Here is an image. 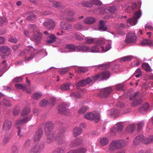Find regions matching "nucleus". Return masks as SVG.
<instances>
[{
  "mask_svg": "<svg viewBox=\"0 0 153 153\" xmlns=\"http://www.w3.org/2000/svg\"><path fill=\"white\" fill-rule=\"evenodd\" d=\"M105 43V40L103 39H97L96 38L95 42V44L97 46L103 45Z\"/></svg>",
  "mask_w": 153,
  "mask_h": 153,
  "instance_id": "c756f323",
  "label": "nucleus"
},
{
  "mask_svg": "<svg viewBox=\"0 0 153 153\" xmlns=\"http://www.w3.org/2000/svg\"><path fill=\"white\" fill-rule=\"evenodd\" d=\"M110 76V72L109 71H106L102 72L96 76H94L93 79L94 80H99L106 79Z\"/></svg>",
  "mask_w": 153,
  "mask_h": 153,
  "instance_id": "423d86ee",
  "label": "nucleus"
},
{
  "mask_svg": "<svg viewBox=\"0 0 153 153\" xmlns=\"http://www.w3.org/2000/svg\"><path fill=\"white\" fill-rule=\"evenodd\" d=\"M0 51L2 53L8 54L10 53L9 49L7 46H2L0 48Z\"/></svg>",
  "mask_w": 153,
  "mask_h": 153,
  "instance_id": "5701e85b",
  "label": "nucleus"
},
{
  "mask_svg": "<svg viewBox=\"0 0 153 153\" xmlns=\"http://www.w3.org/2000/svg\"><path fill=\"white\" fill-rule=\"evenodd\" d=\"M91 1L92 4L97 5H100L102 3V2L99 0H92Z\"/></svg>",
  "mask_w": 153,
  "mask_h": 153,
  "instance_id": "603ef678",
  "label": "nucleus"
},
{
  "mask_svg": "<svg viewBox=\"0 0 153 153\" xmlns=\"http://www.w3.org/2000/svg\"><path fill=\"white\" fill-rule=\"evenodd\" d=\"M56 140L60 143H62L64 141V138L63 136L61 134L59 136H58L56 138Z\"/></svg>",
  "mask_w": 153,
  "mask_h": 153,
  "instance_id": "72a5a7b5",
  "label": "nucleus"
},
{
  "mask_svg": "<svg viewBox=\"0 0 153 153\" xmlns=\"http://www.w3.org/2000/svg\"><path fill=\"white\" fill-rule=\"evenodd\" d=\"M136 39L135 34L134 33H129L126 35L125 42L126 43H133L135 41Z\"/></svg>",
  "mask_w": 153,
  "mask_h": 153,
  "instance_id": "9b49d317",
  "label": "nucleus"
},
{
  "mask_svg": "<svg viewBox=\"0 0 153 153\" xmlns=\"http://www.w3.org/2000/svg\"><path fill=\"white\" fill-rule=\"evenodd\" d=\"M80 144L79 139L75 140L72 141L71 143V147L76 146Z\"/></svg>",
  "mask_w": 153,
  "mask_h": 153,
  "instance_id": "79ce46f5",
  "label": "nucleus"
},
{
  "mask_svg": "<svg viewBox=\"0 0 153 153\" xmlns=\"http://www.w3.org/2000/svg\"><path fill=\"white\" fill-rule=\"evenodd\" d=\"M95 19L92 17L88 18L83 20V22L86 24H90L94 22Z\"/></svg>",
  "mask_w": 153,
  "mask_h": 153,
  "instance_id": "a878e982",
  "label": "nucleus"
},
{
  "mask_svg": "<svg viewBox=\"0 0 153 153\" xmlns=\"http://www.w3.org/2000/svg\"><path fill=\"white\" fill-rule=\"evenodd\" d=\"M53 124L51 123H46L45 125V131L46 135L47 136L48 139L52 140L53 135L51 134V131L52 128Z\"/></svg>",
  "mask_w": 153,
  "mask_h": 153,
  "instance_id": "6e6552de",
  "label": "nucleus"
},
{
  "mask_svg": "<svg viewBox=\"0 0 153 153\" xmlns=\"http://www.w3.org/2000/svg\"><path fill=\"white\" fill-rule=\"evenodd\" d=\"M96 38H93L90 37H87L85 38V42L87 44H91L94 43H95Z\"/></svg>",
  "mask_w": 153,
  "mask_h": 153,
  "instance_id": "b1692460",
  "label": "nucleus"
},
{
  "mask_svg": "<svg viewBox=\"0 0 153 153\" xmlns=\"http://www.w3.org/2000/svg\"><path fill=\"white\" fill-rule=\"evenodd\" d=\"M138 92H137L131 96L130 98V100L133 101L131 103L132 106H135L140 104L142 102V100L140 99L136 98L138 94Z\"/></svg>",
  "mask_w": 153,
  "mask_h": 153,
  "instance_id": "1a4fd4ad",
  "label": "nucleus"
},
{
  "mask_svg": "<svg viewBox=\"0 0 153 153\" xmlns=\"http://www.w3.org/2000/svg\"><path fill=\"white\" fill-rule=\"evenodd\" d=\"M141 15V13L140 11H138L135 13L134 16L127 20V22L128 23L131 25H134L137 22V19H139Z\"/></svg>",
  "mask_w": 153,
  "mask_h": 153,
  "instance_id": "0eeeda50",
  "label": "nucleus"
},
{
  "mask_svg": "<svg viewBox=\"0 0 153 153\" xmlns=\"http://www.w3.org/2000/svg\"><path fill=\"white\" fill-rule=\"evenodd\" d=\"M60 25L61 27L65 30H69L71 27V25L64 21H61L60 23Z\"/></svg>",
  "mask_w": 153,
  "mask_h": 153,
  "instance_id": "aec40b11",
  "label": "nucleus"
},
{
  "mask_svg": "<svg viewBox=\"0 0 153 153\" xmlns=\"http://www.w3.org/2000/svg\"><path fill=\"white\" fill-rule=\"evenodd\" d=\"M44 26L46 27V28L49 29H53L55 25V22L53 20L49 19L45 22L43 24Z\"/></svg>",
  "mask_w": 153,
  "mask_h": 153,
  "instance_id": "2eb2a0df",
  "label": "nucleus"
},
{
  "mask_svg": "<svg viewBox=\"0 0 153 153\" xmlns=\"http://www.w3.org/2000/svg\"><path fill=\"white\" fill-rule=\"evenodd\" d=\"M111 112L112 113H111V115L112 116L114 115V117H116L117 114L120 113V111L113 110H112Z\"/></svg>",
  "mask_w": 153,
  "mask_h": 153,
  "instance_id": "5fc2aeb1",
  "label": "nucleus"
},
{
  "mask_svg": "<svg viewBox=\"0 0 153 153\" xmlns=\"http://www.w3.org/2000/svg\"><path fill=\"white\" fill-rule=\"evenodd\" d=\"M112 91L110 88H107L103 89L99 93L100 96L102 97H108Z\"/></svg>",
  "mask_w": 153,
  "mask_h": 153,
  "instance_id": "ddd939ff",
  "label": "nucleus"
},
{
  "mask_svg": "<svg viewBox=\"0 0 153 153\" xmlns=\"http://www.w3.org/2000/svg\"><path fill=\"white\" fill-rule=\"evenodd\" d=\"M42 94L41 93L36 92L33 94L32 96V98L35 100H37L40 98Z\"/></svg>",
  "mask_w": 153,
  "mask_h": 153,
  "instance_id": "58836bf2",
  "label": "nucleus"
},
{
  "mask_svg": "<svg viewBox=\"0 0 153 153\" xmlns=\"http://www.w3.org/2000/svg\"><path fill=\"white\" fill-rule=\"evenodd\" d=\"M15 86L17 88L22 90H25L26 88L25 85L20 84H17L15 85Z\"/></svg>",
  "mask_w": 153,
  "mask_h": 153,
  "instance_id": "49530a36",
  "label": "nucleus"
},
{
  "mask_svg": "<svg viewBox=\"0 0 153 153\" xmlns=\"http://www.w3.org/2000/svg\"><path fill=\"white\" fill-rule=\"evenodd\" d=\"M91 4V3L88 2H83L82 3V5L85 7H90L91 6V4Z\"/></svg>",
  "mask_w": 153,
  "mask_h": 153,
  "instance_id": "bf43d9fd",
  "label": "nucleus"
},
{
  "mask_svg": "<svg viewBox=\"0 0 153 153\" xmlns=\"http://www.w3.org/2000/svg\"><path fill=\"white\" fill-rule=\"evenodd\" d=\"M79 70L82 72H86L88 70L86 68L83 67H81L79 68Z\"/></svg>",
  "mask_w": 153,
  "mask_h": 153,
  "instance_id": "774afa93",
  "label": "nucleus"
},
{
  "mask_svg": "<svg viewBox=\"0 0 153 153\" xmlns=\"http://www.w3.org/2000/svg\"><path fill=\"white\" fill-rule=\"evenodd\" d=\"M78 46H79L76 47L75 46L73 45L69 44L66 46V48L68 49L69 51L72 52L76 51H79L77 49V48Z\"/></svg>",
  "mask_w": 153,
  "mask_h": 153,
  "instance_id": "412c9836",
  "label": "nucleus"
},
{
  "mask_svg": "<svg viewBox=\"0 0 153 153\" xmlns=\"http://www.w3.org/2000/svg\"><path fill=\"white\" fill-rule=\"evenodd\" d=\"M22 78L21 76H19L16 77L15 78L13 81L14 82H20L22 81Z\"/></svg>",
  "mask_w": 153,
  "mask_h": 153,
  "instance_id": "6e6d98bb",
  "label": "nucleus"
},
{
  "mask_svg": "<svg viewBox=\"0 0 153 153\" xmlns=\"http://www.w3.org/2000/svg\"><path fill=\"white\" fill-rule=\"evenodd\" d=\"M42 132L41 129H39L36 131L34 137L35 141H39L42 136Z\"/></svg>",
  "mask_w": 153,
  "mask_h": 153,
  "instance_id": "6ab92c4d",
  "label": "nucleus"
},
{
  "mask_svg": "<svg viewBox=\"0 0 153 153\" xmlns=\"http://www.w3.org/2000/svg\"><path fill=\"white\" fill-rule=\"evenodd\" d=\"M70 86V83L65 84L61 86L60 88L62 91H66L69 89Z\"/></svg>",
  "mask_w": 153,
  "mask_h": 153,
  "instance_id": "e433bc0d",
  "label": "nucleus"
},
{
  "mask_svg": "<svg viewBox=\"0 0 153 153\" xmlns=\"http://www.w3.org/2000/svg\"><path fill=\"white\" fill-rule=\"evenodd\" d=\"M66 106L65 104H62L59 105L58 109L59 112L66 115H68L69 113V110L66 108Z\"/></svg>",
  "mask_w": 153,
  "mask_h": 153,
  "instance_id": "dca6fc26",
  "label": "nucleus"
},
{
  "mask_svg": "<svg viewBox=\"0 0 153 153\" xmlns=\"http://www.w3.org/2000/svg\"><path fill=\"white\" fill-rule=\"evenodd\" d=\"M74 29L77 30H81L83 29V27L81 24L77 22L74 26Z\"/></svg>",
  "mask_w": 153,
  "mask_h": 153,
  "instance_id": "473e14b6",
  "label": "nucleus"
},
{
  "mask_svg": "<svg viewBox=\"0 0 153 153\" xmlns=\"http://www.w3.org/2000/svg\"><path fill=\"white\" fill-rule=\"evenodd\" d=\"M48 103V101L46 100H43L41 101L40 103V105L41 106H45Z\"/></svg>",
  "mask_w": 153,
  "mask_h": 153,
  "instance_id": "052dcab7",
  "label": "nucleus"
},
{
  "mask_svg": "<svg viewBox=\"0 0 153 153\" xmlns=\"http://www.w3.org/2000/svg\"><path fill=\"white\" fill-rule=\"evenodd\" d=\"M92 77L91 79L88 78L78 82L76 84V87L79 88L81 86H84L90 83L92 81L95 82L96 80H93Z\"/></svg>",
  "mask_w": 153,
  "mask_h": 153,
  "instance_id": "f8f14e48",
  "label": "nucleus"
},
{
  "mask_svg": "<svg viewBox=\"0 0 153 153\" xmlns=\"http://www.w3.org/2000/svg\"><path fill=\"white\" fill-rule=\"evenodd\" d=\"M77 49L79 51L83 52H87L93 53H96L100 52L99 48L96 46H93L91 47L88 46L79 45Z\"/></svg>",
  "mask_w": 153,
  "mask_h": 153,
  "instance_id": "f257e3e1",
  "label": "nucleus"
},
{
  "mask_svg": "<svg viewBox=\"0 0 153 153\" xmlns=\"http://www.w3.org/2000/svg\"><path fill=\"white\" fill-rule=\"evenodd\" d=\"M30 143V140H27L24 144V146L25 147H27L28 146Z\"/></svg>",
  "mask_w": 153,
  "mask_h": 153,
  "instance_id": "69168bd1",
  "label": "nucleus"
},
{
  "mask_svg": "<svg viewBox=\"0 0 153 153\" xmlns=\"http://www.w3.org/2000/svg\"><path fill=\"white\" fill-rule=\"evenodd\" d=\"M84 117L91 120H94L96 123L100 119V114L99 113L94 114L91 112L87 113L85 115Z\"/></svg>",
  "mask_w": 153,
  "mask_h": 153,
  "instance_id": "39448f33",
  "label": "nucleus"
},
{
  "mask_svg": "<svg viewBox=\"0 0 153 153\" xmlns=\"http://www.w3.org/2000/svg\"><path fill=\"white\" fill-rule=\"evenodd\" d=\"M7 22V21L5 17L0 18V26H2Z\"/></svg>",
  "mask_w": 153,
  "mask_h": 153,
  "instance_id": "09e8293b",
  "label": "nucleus"
},
{
  "mask_svg": "<svg viewBox=\"0 0 153 153\" xmlns=\"http://www.w3.org/2000/svg\"><path fill=\"white\" fill-rule=\"evenodd\" d=\"M116 10V8L114 7H110L109 9V11L112 13L114 12Z\"/></svg>",
  "mask_w": 153,
  "mask_h": 153,
  "instance_id": "338daca9",
  "label": "nucleus"
},
{
  "mask_svg": "<svg viewBox=\"0 0 153 153\" xmlns=\"http://www.w3.org/2000/svg\"><path fill=\"white\" fill-rule=\"evenodd\" d=\"M132 56H126L121 58V60L123 61H130L132 58Z\"/></svg>",
  "mask_w": 153,
  "mask_h": 153,
  "instance_id": "8fccbe9b",
  "label": "nucleus"
},
{
  "mask_svg": "<svg viewBox=\"0 0 153 153\" xmlns=\"http://www.w3.org/2000/svg\"><path fill=\"white\" fill-rule=\"evenodd\" d=\"M87 108L85 106H83L80 108L78 111V113L79 114H82L86 112Z\"/></svg>",
  "mask_w": 153,
  "mask_h": 153,
  "instance_id": "de8ad7c7",
  "label": "nucleus"
},
{
  "mask_svg": "<svg viewBox=\"0 0 153 153\" xmlns=\"http://www.w3.org/2000/svg\"><path fill=\"white\" fill-rule=\"evenodd\" d=\"M135 125L134 124H132L130 125V126L127 128V130L128 132L131 133L133 132L135 130Z\"/></svg>",
  "mask_w": 153,
  "mask_h": 153,
  "instance_id": "a19ab883",
  "label": "nucleus"
},
{
  "mask_svg": "<svg viewBox=\"0 0 153 153\" xmlns=\"http://www.w3.org/2000/svg\"><path fill=\"white\" fill-rule=\"evenodd\" d=\"M31 28L33 29V34L32 39L38 43L40 42L42 37V34L39 32L38 29L34 25H31Z\"/></svg>",
  "mask_w": 153,
  "mask_h": 153,
  "instance_id": "f03ea898",
  "label": "nucleus"
},
{
  "mask_svg": "<svg viewBox=\"0 0 153 153\" xmlns=\"http://www.w3.org/2000/svg\"><path fill=\"white\" fill-rule=\"evenodd\" d=\"M142 44L143 45H148L151 46L152 43L150 40L145 39L143 40Z\"/></svg>",
  "mask_w": 153,
  "mask_h": 153,
  "instance_id": "37998d69",
  "label": "nucleus"
},
{
  "mask_svg": "<svg viewBox=\"0 0 153 153\" xmlns=\"http://www.w3.org/2000/svg\"><path fill=\"white\" fill-rule=\"evenodd\" d=\"M31 117L30 116H29L28 117H25L23 118L20 119L17 121L16 126L18 128V135H19L20 137H21L23 136V135L20 133V130L19 128V126H21L24 123H26L27 121L30 120Z\"/></svg>",
  "mask_w": 153,
  "mask_h": 153,
  "instance_id": "20e7f679",
  "label": "nucleus"
},
{
  "mask_svg": "<svg viewBox=\"0 0 153 153\" xmlns=\"http://www.w3.org/2000/svg\"><path fill=\"white\" fill-rule=\"evenodd\" d=\"M12 123L10 121H7L5 122L3 124V128L6 130H8L10 128Z\"/></svg>",
  "mask_w": 153,
  "mask_h": 153,
  "instance_id": "4be33fe9",
  "label": "nucleus"
},
{
  "mask_svg": "<svg viewBox=\"0 0 153 153\" xmlns=\"http://www.w3.org/2000/svg\"><path fill=\"white\" fill-rule=\"evenodd\" d=\"M131 6H129L126 8V10L128 12H130L132 10L136 8L137 5L135 3H133L131 4Z\"/></svg>",
  "mask_w": 153,
  "mask_h": 153,
  "instance_id": "2f4dec72",
  "label": "nucleus"
},
{
  "mask_svg": "<svg viewBox=\"0 0 153 153\" xmlns=\"http://www.w3.org/2000/svg\"><path fill=\"white\" fill-rule=\"evenodd\" d=\"M116 129L118 132H120L123 129V126L120 123H118L116 125Z\"/></svg>",
  "mask_w": 153,
  "mask_h": 153,
  "instance_id": "a18cd8bd",
  "label": "nucleus"
},
{
  "mask_svg": "<svg viewBox=\"0 0 153 153\" xmlns=\"http://www.w3.org/2000/svg\"><path fill=\"white\" fill-rule=\"evenodd\" d=\"M42 150V148L39 144L33 146L29 150V153H39Z\"/></svg>",
  "mask_w": 153,
  "mask_h": 153,
  "instance_id": "f3484780",
  "label": "nucleus"
},
{
  "mask_svg": "<svg viewBox=\"0 0 153 153\" xmlns=\"http://www.w3.org/2000/svg\"><path fill=\"white\" fill-rule=\"evenodd\" d=\"M149 105L147 103H145L142 107L140 108V113H143L148 108Z\"/></svg>",
  "mask_w": 153,
  "mask_h": 153,
  "instance_id": "cd10ccee",
  "label": "nucleus"
},
{
  "mask_svg": "<svg viewBox=\"0 0 153 153\" xmlns=\"http://www.w3.org/2000/svg\"><path fill=\"white\" fill-rule=\"evenodd\" d=\"M52 5L54 7H58L60 6V4L59 2H54L53 3Z\"/></svg>",
  "mask_w": 153,
  "mask_h": 153,
  "instance_id": "e2e57ef3",
  "label": "nucleus"
},
{
  "mask_svg": "<svg viewBox=\"0 0 153 153\" xmlns=\"http://www.w3.org/2000/svg\"><path fill=\"white\" fill-rule=\"evenodd\" d=\"M71 96L72 97H74L75 98H79L81 97V95L80 93L76 92L73 93L71 94Z\"/></svg>",
  "mask_w": 153,
  "mask_h": 153,
  "instance_id": "3c124183",
  "label": "nucleus"
},
{
  "mask_svg": "<svg viewBox=\"0 0 153 153\" xmlns=\"http://www.w3.org/2000/svg\"><path fill=\"white\" fill-rule=\"evenodd\" d=\"M100 143L102 145L105 146L108 143V140L106 138H103L101 139Z\"/></svg>",
  "mask_w": 153,
  "mask_h": 153,
  "instance_id": "4c0bfd02",
  "label": "nucleus"
},
{
  "mask_svg": "<svg viewBox=\"0 0 153 153\" xmlns=\"http://www.w3.org/2000/svg\"><path fill=\"white\" fill-rule=\"evenodd\" d=\"M82 131L81 128L80 127L76 128L74 130V134L75 137L79 135Z\"/></svg>",
  "mask_w": 153,
  "mask_h": 153,
  "instance_id": "c85d7f7f",
  "label": "nucleus"
},
{
  "mask_svg": "<svg viewBox=\"0 0 153 153\" xmlns=\"http://www.w3.org/2000/svg\"><path fill=\"white\" fill-rule=\"evenodd\" d=\"M74 36L77 40L79 41H82L83 39V38L81 36L77 34H75Z\"/></svg>",
  "mask_w": 153,
  "mask_h": 153,
  "instance_id": "13d9d810",
  "label": "nucleus"
},
{
  "mask_svg": "<svg viewBox=\"0 0 153 153\" xmlns=\"http://www.w3.org/2000/svg\"><path fill=\"white\" fill-rule=\"evenodd\" d=\"M56 37L53 34L51 35L49 37V39L47 40V42L51 43L55 41Z\"/></svg>",
  "mask_w": 153,
  "mask_h": 153,
  "instance_id": "f704fd0d",
  "label": "nucleus"
},
{
  "mask_svg": "<svg viewBox=\"0 0 153 153\" xmlns=\"http://www.w3.org/2000/svg\"><path fill=\"white\" fill-rule=\"evenodd\" d=\"M145 28L146 30H152L153 29V27L149 24L147 23L145 25Z\"/></svg>",
  "mask_w": 153,
  "mask_h": 153,
  "instance_id": "864d4df0",
  "label": "nucleus"
},
{
  "mask_svg": "<svg viewBox=\"0 0 153 153\" xmlns=\"http://www.w3.org/2000/svg\"><path fill=\"white\" fill-rule=\"evenodd\" d=\"M143 68L146 71H150L151 69L149 65L147 63H143L142 65Z\"/></svg>",
  "mask_w": 153,
  "mask_h": 153,
  "instance_id": "7c9ffc66",
  "label": "nucleus"
},
{
  "mask_svg": "<svg viewBox=\"0 0 153 153\" xmlns=\"http://www.w3.org/2000/svg\"><path fill=\"white\" fill-rule=\"evenodd\" d=\"M111 48V45L110 44L106 45L105 48L103 46H101V48L102 52H105L110 50Z\"/></svg>",
  "mask_w": 153,
  "mask_h": 153,
  "instance_id": "c9c22d12",
  "label": "nucleus"
},
{
  "mask_svg": "<svg viewBox=\"0 0 153 153\" xmlns=\"http://www.w3.org/2000/svg\"><path fill=\"white\" fill-rule=\"evenodd\" d=\"M126 143L124 140L114 141L110 145V149L111 150H114L123 147L126 145Z\"/></svg>",
  "mask_w": 153,
  "mask_h": 153,
  "instance_id": "7ed1b4c3",
  "label": "nucleus"
},
{
  "mask_svg": "<svg viewBox=\"0 0 153 153\" xmlns=\"http://www.w3.org/2000/svg\"><path fill=\"white\" fill-rule=\"evenodd\" d=\"M105 21L100 20L99 22V29L100 30H105L107 29V27L105 25Z\"/></svg>",
  "mask_w": 153,
  "mask_h": 153,
  "instance_id": "393cba45",
  "label": "nucleus"
},
{
  "mask_svg": "<svg viewBox=\"0 0 153 153\" xmlns=\"http://www.w3.org/2000/svg\"><path fill=\"white\" fill-rule=\"evenodd\" d=\"M144 123L142 122H141L138 123L137 126V131L139 132L141 129V128L143 127Z\"/></svg>",
  "mask_w": 153,
  "mask_h": 153,
  "instance_id": "4d7b16f0",
  "label": "nucleus"
},
{
  "mask_svg": "<svg viewBox=\"0 0 153 153\" xmlns=\"http://www.w3.org/2000/svg\"><path fill=\"white\" fill-rule=\"evenodd\" d=\"M65 15L67 16L66 18L68 21L73 22L76 20V18L74 16L73 13L72 12L65 13Z\"/></svg>",
  "mask_w": 153,
  "mask_h": 153,
  "instance_id": "a211bd4d",
  "label": "nucleus"
},
{
  "mask_svg": "<svg viewBox=\"0 0 153 153\" xmlns=\"http://www.w3.org/2000/svg\"><path fill=\"white\" fill-rule=\"evenodd\" d=\"M3 103L5 105L7 106H10V105L9 101L6 99L4 100H3Z\"/></svg>",
  "mask_w": 153,
  "mask_h": 153,
  "instance_id": "0e129e2a",
  "label": "nucleus"
},
{
  "mask_svg": "<svg viewBox=\"0 0 153 153\" xmlns=\"http://www.w3.org/2000/svg\"><path fill=\"white\" fill-rule=\"evenodd\" d=\"M21 55H25V60L27 61L32 59L34 57L33 54L30 52L28 50H25L23 51L22 53H21Z\"/></svg>",
  "mask_w": 153,
  "mask_h": 153,
  "instance_id": "4468645a",
  "label": "nucleus"
},
{
  "mask_svg": "<svg viewBox=\"0 0 153 153\" xmlns=\"http://www.w3.org/2000/svg\"><path fill=\"white\" fill-rule=\"evenodd\" d=\"M35 18V16L33 14L30 15L27 17V19L29 20H31L34 19Z\"/></svg>",
  "mask_w": 153,
  "mask_h": 153,
  "instance_id": "680f3d73",
  "label": "nucleus"
},
{
  "mask_svg": "<svg viewBox=\"0 0 153 153\" xmlns=\"http://www.w3.org/2000/svg\"><path fill=\"white\" fill-rule=\"evenodd\" d=\"M70 69L69 67H66L62 69H60L59 72V73L61 74H63L67 72Z\"/></svg>",
  "mask_w": 153,
  "mask_h": 153,
  "instance_id": "c03bdc74",
  "label": "nucleus"
},
{
  "mask_svg": "<svg viewBox=\"0 0 153 153\" xmlns=\"http://www.w3.org/2000/svg\"><path fill=\"white\" fill-rule=\"evenodd\" d=\"M153 140V138L144 139V137L143 136H138L136 137L134 141V144H136L138 143L140 141L146 144H148L150 143Z\"/></svg>",
  "mask_w": 153,
  "mask_h": 153,
  "instance_id": "9d476101",
  "label": "nucleus"
},
{
  "mask_svg": "<svg viewBox=\"0 0 153 153\" xmlns=\"http://www.w3.org/2000/svg\"><path fill=\"white\" fill-rule=\"evenodd\" d=\"M86 150L84 148H78L74 151H71L68 153H85Z\"/></svg>",
  "mask_w": 153,
  "mask_h": 153,
  "instance_id": "bb28decb",
  "label": "nucleus"
},
{
  "mask_svg": "<svg viewBox=\"0 0 153 153\" xmlns=\"http://www.w3.org/2000/svg\"><path fill=\"white\" fill-rule=\"evenodd\" d=\"M30 112V109L28 108H25L22 112L21 115L22 116H25L28 114Z\"/></svg>",
  "mask_w": 153,
  "mask_h": 153,
  "instance_id": "ea45409f",
  "label": "nucleus"
}]
</instances>
